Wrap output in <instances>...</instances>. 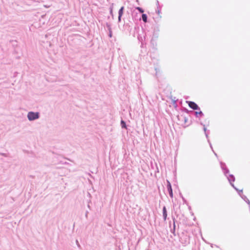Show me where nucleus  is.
Instances as JSON below:
<instances>
[{"instance_id":"nucleus-4","label":"nucleus","mask_w":250,"mask_h":250,"mask_svg":"<svg viewBox=\"0 0 250 250\" xmlns=\"http://www.w3.org/2000/svg\"><path fill=\"white\" fill-rule=\"evenodd\" d=\"M124 9V6H122V7L120 8V9L119 10V17H118L119 21H121V17L122 16V15H123V14Z\"/></svg>"},{"instance_id":"nucleus-1","label":"nucleus","mask_w":250,"mask_h":250,"mask_svg":"<svg viewBox=\"0 0 250 250\" xmlns=\"http://www.w3.org/2000/svg\"><path fill=\"white\" fill-rule=\"evenodd\" d=\"M27 117L30 121L34 120L39 118V113L30 112L28 113Z\"/></svg>"},{"instance_id":"nucleus-6","label":"nucleus","mask_w":250,"mask_h":250,"mask_svg":"<svg viewBox=\"0 0 250 250\" xmlns=\"http://www.w3.org/2000/svg\"><path fill=\"white\" fill-rule=\"evenodd\" d=\"M142 20L145 22L147 21V16L146 14H144L142 15Z\"/></svg>"},{"instance_id":"nucleus-5","label":"nucleus","mask_w":250,"mask_h":250,"mask_svg":"<svg viewBox=\"0 0 250 250\" xmlns=\"http://www.w3.org/2000/svg\"><path fill=\"white\" fill-rule=\"evenodd\" d=\"M163 217L165 220H166L167 217V212L166 208L165 207H164L163 208Z\"/></svg>"},{"instance_id":"nucleus-7","label":"nucleus","mask_w":250,"mask_h":250,"mask_svg":"<svg viewBox=\"0 0 250 250\" xmlns=\"http://www.w3.org/2000/svg\"><path fill=\"white\" fill-rule=\"evenodd\" d=\"M195 114L196 115V116H198L199 115L200 116H202L203 115V113L202 112V111H196L195 112Z\"/></svg>"},{"instance_id":"nucleus-8","label":"nucleus","mask_w":250,"mask_h":250,"mask_svg":"<svg viewBox=\"0 0 250 250\" xmlns=\"http://www.w3.org/2000/svg\"><path fill=\"white\" fill-rule=\"evenodd\" d=\"M136 9L137 10H138L141 13H143L144 12V10L141 8H140L139 7H137L136 8Z\"/></svg>"},{"instance_id":"nucleus-9","label":"nucleus","mask_w":250,"mask_h":250,"mask_svg":"<svg viewBox=\"0 0 250 250\" xmlns=\"http://www.w3.org/2000/svg\"><path fill=\"white\" fill-rule=\"evenodd\" d=\"M121 124L122 125V126L123 127H125V122L124 121H122L121 122Z\"/></svg>"},{"instance_id":"nucleus-3","label":"nucleus","mask_w":250,"mask_h":250,"mask_svg":"<svg viewBox=\"0 0 250 250\" xmlns=\"http://www.w3.org/2000/svg\"><path fill=\"white\" fill-rule=\"evenodd\" d=\"M167 189L171 197H173L172 189L171 184L169 181H167Z\"/></svg>"},{"instance_id":"nucleus-2","label":"nucleus","mask_w":250,"mask_h":250,"mask_svg":"<svg viewBox=\"0 0 250 250\" xmlns=\"http://www.w3.org/2000/svg\"><path fill=\"white\" fill-rule=\"evenodd\" d=\"M187 103L188 104V106L194 110H197L199 108L198 105L193 102L187 101Z\"/></svg>"}]
</instances>
